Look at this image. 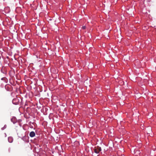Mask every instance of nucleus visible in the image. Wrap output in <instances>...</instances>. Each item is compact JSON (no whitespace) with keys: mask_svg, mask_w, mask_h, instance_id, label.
Here are the masks:
<instances>
[{"mask_svg":"<svg viewBox=\"0 0 156 156\" xmlns=\"http://www.w3.org/2000/svg\"><path fill=\"white\" fill-rule=\"evenodd\" d=\"M94 149L95 153L96 154L99 153L101 150V147L98 146L95 147Z\"/></svg>","mask_w":156,"mask_h":156,"instance_id":"nucleus-1","label":"nucleus"},{"mask_svg":"<svg viewBox=\"0 0 156 156\" xmlns=\"http://www.w3.org/2000/svg\"><path fill=\"white\" fill-rule=\"evenodd\" d=\"M35 133L34 131L31 132L30 133V136L31 137H33L35 136Z\"/></svg>","mask_w":156,"mask_h":156,"instance_id":"nucleus-2","label":"nucleus"},{"mask_svg":"<svg viewBox=\"0 0 156 156\" xmlns=\"http://www.w3.org/2000/svg\"><path fill=\"white\" fill-rule=\"evenodd\" d=\"M8 140L9 142L12 143V139L11 137H9L8 138Z\"/></svg>","mask_w":156,"mask_h":156,"instance_id":"nucleus-3","label":"nucleus"},{"mask_svg":"<svg viewBox=\"0 0 156 156\" xmlns=\"http://www.w3.org/2000/svg\"><path fill=\"white\" fill-rule=\"evenodd\" d=\"M82 28L83 29H85L86 28V27L85 26H83L82 27Z\"/></svg>","mask_w":156,"mask_h":156,"instance_id":"nucleus-4","label":"nucleus"}]
</instances>
